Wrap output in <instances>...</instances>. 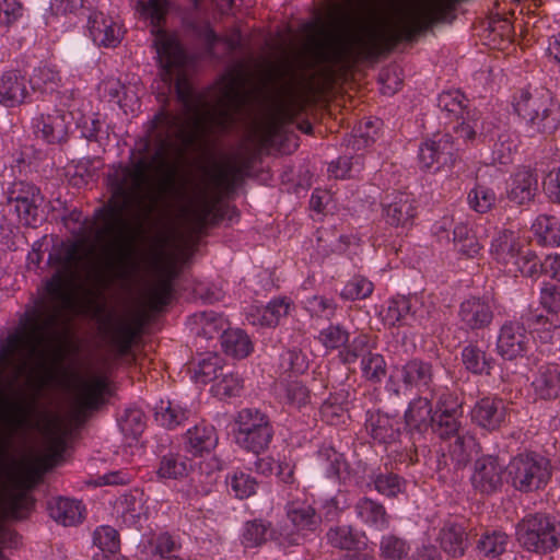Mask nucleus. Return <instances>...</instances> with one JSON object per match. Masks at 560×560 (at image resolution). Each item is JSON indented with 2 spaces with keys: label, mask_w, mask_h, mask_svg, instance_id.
<instances>
[{
  "label": "nucleus",
  "mask_w": 560,
  "mask_h": 560,
  "mask_svg": "<svg viewBox=\"0 0 560 560\" xmlns=\"http://www.w3.org/2000/svg\"><path fill=\"white\" fill-rule=\"evenodd\" d=\"M162 80L175 92L185 114L190 117L192 131L188 130L182 115L162 109L148 130L145 148L153 145L152 160L141 156L129 166H120L109 176L112 197L108 203L95 211L102 222L98 235L108 238L109 246L119 254L124 266L133 262L132 242L127 238V217L137 221L148 218L154 210L156 199L150 190V174L154 164L164 166L177 142L191 143L197 137H209L229 132L236 122V116L247 102L241 79L234 74L220 78L213 88L215 105L209 104V92H196L184 73L186 54L180 44L163 36L156 43Z\"/></svg>",
  "instance_id": "1"
},
{
  "label": "nucleus",
  "mask_w": 560,
  "mask_h": 560,
  "mask_svg": "<svg viewBox=\"0 0 560 560\" xmlns=\"http://www.w3.org/2000/svg\"><path fill=\"white\" fill-rule=\"evenodd\" d=\"M58 270L46 282L48 299H39L28 306L20 318L19 327L0 345V421L10 419L22 425L30 422L28 409L12 405L9 393L28 372L40 349L54 337L59 322L72 305L71 287L80 277L86 255L81 242L63 244L57 255Z\"/></svg>",
  "instance_id": "2"
},
{
  "label": "nucleus",
  "mask_w": 560,
  "mask_h": 560,
  "mask_svg": "<svg viewBox=\"0 0 560 560\" xmlns=\"http://www.w3.org/2000/svg\"><path fill=\"white\" fill-rule=\"evenodd\" d=\"M306 51L307 69L335 65L352 55L362 59H374L382 51V36L376 31H370L366 34L355 32L343 37L322 28L320 36L311 37Z\"/></svg>",
  "instance_id": "3"
},
{
  "label": "nucleus",
  "mask_w": 560,
  "mask_h": 560,
  "mask_svg": "<svg viewBox=\"0 0 560 560\" xmlns=\"http://www.w3.org/2000/svg\"><path fill=\"white\" fill-rule=\"evenodd\" d=\"M490 255L508 275L517 277L536 273L535 254L524 249L518 235L511 230H500L492 237Z\"/></svg>",
  "instance_id": "4"
},
{
  "label": "nucleus",
  "mask_w": 560,
  "mask_h": 560,
  "mask_svg": "<svg viewBox=\"0 0 560 560\" xmlns=\"http://www.w3.org/2000/svg\"><path fill=\"white\" fill-rule=\"evenodd\" d=\"M505 472L506 481L523 493L545 488L551 478L549 459L536 452L513 456L505 466Z\"/></svg>",
  "instance_id": "5"
},
{
  "label": "nucleus",
  "mask_w": 560,
  "mask_h": 560,
  "mask_svg": "<svg viewBox=\"0 0 560 560\" xmlns=\"http://www.w3.org/2000/svg\"><path fill=\"white\" fill-rule=\"evenodd\" d=\"M515 536L527 551L551 552L560 547V522L544 513L528 514L517 523Z\"/></svg>",
  "instance_id": "6"
},
{
  "label": "nucleus",
  "mask_w": 560,
  "mask_h": 560,
  "mask_svg": "<svg viewBox=\"0 0 560 560\" xmlns=\"http://www.w3.org/2000/svg\"><path fill=\"white\" fill-rule=\"evenodd\" d=\"M235 427V443L244 451L256 455L268 448L275 433L269 417L254 408L238 411Z\"/></svg>",
  "instance_id": "7"
},
{
  "label": "nucleus",
  "mask_w": 560,
  "mask_h": 560,
  "mask_svg": "<svg viewBox=\"0 0 560 560\" xmlns=\"http://www.w3.org/2000/svg\"><path fill=\"white\" fill-rule=\"evenodd\" d=\"M285 513L288 524L281 528L280 536L290 545H299L308 533L318 528L322 521L315 509L304 500L288 502Z\"/></svg>",
  "instance_id": "8"
},
{
  "label": "nucleus",
  "mask_w": 560,
  "mask_h": 560,
  "mask_svg": "<svg viewBox=\"0 0 560 560\" xmlns=\"http://www.w3.org/2000/svg\"><path fill=\"white\" fill-rule=\"evenodd\" d=\"M142 328L140 319L107 315L102 320L103 335L115 355L120 359L131 352L132 345Z\"/></svg>",
  "instance_id": "9"
},
{
  "label": "nucleus",
  "mask_w": 560,
  "mask_h": 560,
  "mask_svg": "<svg viewBox=\"0 0 560 560\" xmlns=\"http://www.w3.org/2000/svg\"><path fill=\"white\" fill-rule=\"evenodd\" d=\"M459 144L450 133L436 135L425 140L419 148V163L422 168L438 172L455 165L459 158Z\"/></svg>",
  "instance_id": "10"
},
{
  "label": "nucleus",
  "mask_w": 560,
  "mask_h": 560,
  "mask_svg": "<svg viewBox=\"0 0 560 560\" xmlns=\"http://www.w3.org/2000/svg\"><path fill=\"white\" fill-rule=\"evenodd\" d=\"M8 203L18 215L19 222L26 226H36L38 208L44 197L40 189L27 182H15L7 191Z\"/></svg>",
  "instance_id": "11"
},
{
  "label": "nucleus",
  "mask_w": 560,
  "mask_h": 560,
  "mask_svg": "<svg viewBox=\"0 0 560 560\" xmlns=\"http://www.w3.org/2000/svg\"><path fill=\"white\" fill-rule=\"evenodd\" d=\"M86 35L97 47L116 48L125 30L115 18L98 10L86 9Z\"/></svg>",
  "instance_id": "12"
},
{
  "label": "nucleus",
  "mask_w": 560,
  "mask_h": 560,
  "mask_svg": "<svg viewBox=\"0 0 560 560\" xmlns=\"http://www.w3.org/2000/svg\"><path fill=\"white\" fill-rule=\"evenodd\" d=\"M443 10V1L434 0L430 5L407 11L395 34V40H413L441 19Z\"/></svg>",
  "instance_id": "13"
},
{
  "label": "nucleus",
  "mask_w": 560,
  "mask_h": 560,
  "mask_svg": "<svg viewBox=\"0 0 560 560\" xmlns=\"http://www.w3.org/2000/svg\"><path fill=\"white\" fill-rule=\"evenodd\" d=\"M457 317L465 331L485 330L494 319V304L486 296H469L459 304Z\"/></svg>",
  "instance_id": "14"
},
{
  "label": "nucleus",
  "mask_w": 560,
  "mask_h": 560,
  "mask_svg": "<svg viewBox=\"0 0 560 560\" xmlns=\"http://www.w3.org/2000/svg\"><path fill=\"white\" fill-rule=\"evenodd\" d=\"M462 406L451 393H442L438 400L436 416L433 417V432L442 440L454 438L464 431L462 428Z\"/></svg>",
  "instance_id": "15"
},
{
  "label": "nucleus",
  "mask_w": 560,
  "mask_h": 560,
  "mask_svg": "<svg viewBox=\"0 0 560 560\" xmlns=\"http://www.w3.org/2000/svg\"><path fill=\"white\" fill-rule=\"evenodd\" d=\"M509 418V404L500 397L478 399L470 410L471 422L489 432L499 430Z\"/></svg>",
  "instance_id": "16"
},
{
  "label": "nucleus",
  "mask_w": 560,
  "mask_h": 560,
  "mask_svg": "<svg viewBox=\"0 0 560 560\" xmlns=\"http://www.w3.org/2000/svg\"><path fill=\"white\" fill-rule=\"evenodd\" d=\"M530 338L521 320H506L499 329L497 352L504 360L523 357L529 349Z\"/></svg>",
  "instance_id": "17"
},
{
  "label": "nucleus",
  "mask_w": 560,
  "mask_h": 560,
  "mask_svg": "<svg viewBox=\"0 0 560 560\" xmlns=\"http://www.w3.org/2000/svg\"><path fill=\"white\" fill-rule=\"evenodd\" d=\"M382 215L390 226L409 228L417 215V201L404 191L387 195L382 201Z\"/></svg>",
  "instance_id": "18"
},
{
  "label": "nucleus",
  "mask_w": 560,
  "mask_h": 560,
  "mask_svg": "<svg viewBox=\"0 0 560 560\" xmlns=\"http://www.w3.org/2000/svg\"><path fill=\"white\" fill-rule=\"evenodd\" d=\"M503 466L499 458L487 455L478 458L474 464L470 477L472 488L481 494H493L503 486Z\"/></svg>",
  "instance_id": "19"
},
{
  "label": "nucleus",
  "mask_w": 560,
  "mask_h": 560,
  "mask_svg": "<svg viewBox=\"0 0 560 560\" xmlns=\"http://www.w3.org/2000/svg\"><path fill=\"white\" fill-rule=\"evenodd\" d=\"M154 271L155 280L148 288L145 299L151 311L160 312L171 301L177 270L173 264L156 261Z\"/></svg>",
  "instance_id": "20"
},
{
  "label": "nucleus",
  "mask_w": 560,
  "mask_h": 560,
  "mask_svg": "<svg viewBox=\"0 0 560 560\" xmlns=\"http://www.w3.org/2000/svg\"><path fill=\"white\" fill-rule=\"evenodd\" d=\"M552 93L545 88L522 89L514 95L513 106L516 114L525 121L528 131L538 110H548L549 96Z\"/></svg>",
  "instance_id": "21"
},
{
  "label": "nucleus",
  "mask_w": 560,
  "mask_h": 560,
  "mask_svg": "<svg viewBox=\"0 0 560 560\" xmlns=\"http://www.w3.org/2000/svg\"><path fill=\"white\" fill-rule=\"evenodd\" d=\"M68 115L60 110L40 114L33 118L32 128L36 138L48 144H59L68 138Z\"/></svg>",
  "instance_id": "22"
},
{
  "label": "nucleus",
  "mask_w": 560,
  "mask_h": 560,
  "mask_svg": "<svg viewBox=\"0 0 560 560\" xmlns=\"http://www.w3.org/2000/svg\"><path fill=\"white\" fill-rule=\"evenodd\" d=\"M42 432L46 440L45 463L51 467L61 459L66 451L68 429L58 417L47 416Z\"/></svg>",
  "instance_id": "23"
},
{
  "label": "nucleus",
  "mask_w": 560,
  "mask_h": 560,
  "mask_svg": "<svg viewBox=\"0 0 560 560\" xmlns=\"http://www.w3.org/2000/svg\"><path fill=\"white\" fill-rule=\"evenodd\" d=\"M293 308L294 303L290 298L278 296L271 299L265 306L253 307L247 315V319L253 325L276 327Z\"/></svg>",
  "instance_id": "24"
},
{
  "label": "nucleus",
  "mask_w": 560,
  "mask_h": 560,
  "mask_svg": "<svg viewBox=\"0 0 560 560\" xmlns=\"http://www.w3.org/2000/svg\"><path fill=\"white\" fill-rule=\"evenodd\" d=\"M418 304H420V299L417 295H397L392 298L387 303V307L382 312L383 323L394 327L407 323L409 317L421 322L425 315L418 313L416 310Z\"/></svg>",
  "instance_id": "25"
},
{
  "label": "nucleus",
  "mask_w": 560,
  "mask_h": 560,
  "mask_svg": "<svg viewBox=\"0 0 560 560\" xmlns=\"http://www.w3.org/2000/svg\"><path fill=\"white\" fill-rule=\"evenodd\" d=\"M538 192V175L528 167L518 168L508 183V198L516 205L534 200Z\"/></svg>",
  "instance_id": "26"
},
{
  "label": "nucleus",
  "mask_w": 560,
  "mask_h": 560,
  "mask_svg": "<svg viewBox=\"0 0 560 560\" xmlns=\"http://www.w3.org/2000/svg\"><path fill=\"white\" fill-rule=\"evenodd\" d=\"M73 388L77 402L82 409H95L102 401V397L108 387V378L105 375L95 374L89 380L73 375Z\"/></svg>",
  "instance_id": "27"
},
{
  "label": "nucleus",
  "mask_w": 560,
  "mask_h": 560,
  "mask_svg": "<svg viewBox=\"0 0 560 560\" xmlns=\"http://www.w3.org/2000/svg\"><path fill=\"white\" fill-rule=\"evenodd\" d=\"M527 334L536 336L541 342L548 343L552 340L555 332L560 328V319L541 311L540 308H528L521 318Z\"/></svg>",
  "instance_id": "28"
},
{
  "label": "nucleus",
  "mask_w": 560,
  "mask_h": 560,
  "mask_svg": "<svg viewBox=\"0 0 560 560\" xmlns=\"http://www.w3.org/2000/svg\"><path fill=\"white\" fill-rule=\"evenodd\" d=\"M213 208L207 188H202L182 207L180 212L194 231L202 232L209 224Z\"/></svg>",
  "instance_id": "29"
},
{
  "label": "nucleus",
  "mask_w": 560,
  "mask_h": 560,
  "mask_svg": "<svg viewBox=\"0 0 560 560\" xmlns=\"http://www.w3.org/2000/svg\"><path fill=\"white\" fill-rule=\"evenodd\" d=\"M219 438L215 428L207 422H200L188 429L184 438L185 451L194 456L212 452Z\"/></svg>",
  "instance_id": "30"
},
{
  "label": "nucleus",
  "mask_w": 560,
  "mask_h": 560,
  "mask_svg": "<svg viewBox=\"0 0 560 560\" xmlns=\"http://www.w3.org/2000/svg\"><path fill=\"white\" fill-rule=\"evenodd\" d=\"M28 80L20 71H7L0 77V104L15 107L23 104L30 96Z\"/></svg>",
  "instance_id": "31"
},
{
  "label": "nucleus",
  "mask_w": 560,
  "mask_h": 560,
  "mask_svg": "<svg viewBox=\"0 0 560 560\" xmlns=\"http://www.w3.org/2000/svg\"><path fill=\"white\" fill-rule=\"evenodd\" d=\"M51 518L63 526H74L84 518L85 506L79 500L59 497L48 502Z\"/></svg>",
  "instance_id": "32"
},
{
  "label": "nucleus",
  "mask_w": 560,
  "mask_h": 560,
  "mask_svg": "<svg viewBox=\"0 0 560 560\" xmlns=\"http://www.w3.org/2000/svg\"><path fill=\"white\" fill-rule=\"evenodd\" d=\"M441 549L452 558H460L468 548L467 533L463 525L445 522L438 536Z\"/></svg>",
  "instance_id": "33"
},
{
  "label": "nucleus",
  "mask_w": 560,
  "mask_h": 560,
  "mask_svg": "<svg viewBox=\"0 0 560 560\" xmlns=\"http://www.w3.org/2000/svg\"><path fill=\"white\" fill-rule=\"evenodd\" d=\"M532 387L535 395L544 400L556 399L560 396V370L556 364L539 366Z\"/></svg>",
  "instance_id": "34"
},
{
  "label": "nucleus",
  "mask_w": 560,
  "mask_h": 560,
  "mask_svg": "<svg viewBox=\"0 0 560 560\" xmlns=\"http://www.w3.org/2000/svg\"><path fill=\"white\" fill-rule=\"evenodd\" d=\"M432 405L428 397L412 399L405 411L404 419L406 428L410 432L422 434L433 421Z\"/></svg>",
  "instance_id": "35"
},
{
  "label": "nucleus",
  "mask_w": 560,
  "mask_h": 560,
  "mask_svg": "<svg viewBox=\"0 0 560 560\" xmlns=\"http://www.w3.org/2000/svg\"><path fill=\"white\" fill-rule=\"evenodd\" d=\"M354 511L358 518L369 527L377 530H384L389 527L390 516L387 514L385 506L368 497L360 498Z\"/></svg>",
  "instance_id": "36"
},
{
  "label": "nucleus",
  "mask_w": 560,
  "mask_h": 560,
  "mask_svg": "<svg viewBox=\"0 0 560 560\" xmlns=\"http://www.w3.org/2000/svg\"><path fill=\"white\" fill-rule=\"evenodd\" d=\"M401 380L408 387H415L419 392L432 390L433 372L429 362L410 360L401 369Z\"/></svg>",
  "instance_id": "37"
},
{
  "label": "nucleus",
  "mask_w": 560,
  "mask_h": 560,
  "mask_svg": "<svg viewBox=\"0 0 560 560\" xmlns=\"http://www.w3.org/2000/svg\"><path fill=\"white\" fill-rule=\"evenodd\" d=\"M365 428L370 436L380 444H390L399 435V430L395 428V421L385 413H366Z\"/></svg>",
  "instance_id": "38"
},
{
  "label": "nucleus",
  "mask_w": 560,
  "mask_h": 560,
  "mask_svg": "<svg viewBox=\"0 0 560 560\" xmlns=\"http://www.w3.org/2000/svg\"><path fill=\"white\" fill-rule=\"evenodd\" d=\"M246 176L241 165L232 159L224 164H217L209 173L210 180L215 189L224 192L234 191L237 184Z\"/></svg>",
  "instance_id": "39"
},
{
  "label": "nucleus",
  "mask_w": 560,
  "mask_h": 560,
  "mask_svg": "<svg viewBox=\"0 0 560 560\" xmlns=\"http://www.w3.org/2000/svg\"><path fill=\"white\" fill-rule=\"evenodd\" d=\"M464 368L474 375H490L494 360L477 343L466 345L460 352Z\"/></svg>",
  "instance_id": "40"
},
{
  "label": "nucleus",
  "mask_w": 560,
  "mask_h": 560,
  "mask_svg": "<svg viewBox=\"0 0 560 560\" xmlns=\"http://www.w3.org/2000/svg\"><path fill=\"white\" fill-rule=\"evenodd\" d=\"M34 502L24 490L8 491L0 498V508L8 518L22 520L26 517Z\"/></svg>",
  "instance_id": "41"
},
{
  "label": "nucleus",
  "mask_w": 560,
  "mask_h": 560,
  "mask_svg": "<svg viewBox=\"0 0 560 560\" xmlns=\"http://www.w3.org/2000/svg\"><path fill=\"white\" fill-rule=\"evenodd\" d=\"M199 37L203 40L207 55L214 57V47L219 42H224L230 52L243 48V35L240 28H233L225 37H220L210 25H205L199 31Z\"/></svg>",
  "instance_id": "42"
},
{
  "label": "nucleus",
  "mask_w": 560,
  "mask_h": 560,
  "mask_svg": "<svg viewBox=\"0 0 560 560\" xmlns=\"http://www.w3.org/2000/svg\"><path fill=\"white\" fill-rule=\"evenodd\" d=\"M191 465L186 456L168 453L161 457L156 475L160 480H180L188 476Z\"/></svg>",
  "instance_id": "43"
},
{
  "label": "nucleus",
  "mask_w": 560,
  "mask_h": 560,
  "mask_svg": "<svg viewBox=\"0 0 560 560\" xmlns=\"http://www.w3.org/2000/svg\"><path fill=\"white\" fill-rule=\"evenodd\" d=\"M276 390L283 404L296 409L311 401V390L299 380L280 382Z\"/></svg>",
  "instance_id": "44"
},
{
  "label": "nucleus",
  "mask_w": 560,
  "mask_h": 560,
  "mask_svg": "<svg viewBox=\"0 0 560 560\" xmlns=\"http://www.w3.org/2000/svg\"><path fill=\"white\" fill-rule=\"evenodd\" d=\"M548 110H538V115L532 120L528 129L529 136L538 133H552L560 125V105L553 95L549 96Z\"/></svg>",
  "instance_id": "45"
},
{
  "label": "nucleus",
  "mask_w": 560,
  "mask_h": 560,
  "mask_svg": "<svg viewBox=\"0 0 560 560\" xmlns=\"http://www.w3.org/2000/svg\"><path fill=\"white\" fill-rule=\"evenodd\" d=\"M539 244L545 246L560 245V220L553 215H539L532 225Z\"/></svg>",
  "instance_id": "46"
},
{
  "label": "nucleus",
  "mask_w": 560,
  "mask_h": 560,
  "mask_svg": "<svg viewBox=\"0 0 560 560\" xmlns=\"http://www.w3.org/2000/svg\"><path fill=\"white\" fill-rule=\"evenodd\" d=\"M222 349L228 355L243 359L253 351L249 337L242 329H228L221 335Z\"/></svg>",
  "instance_id": "47"
},
{
  "label": "nucleus",
  "mask_w": 560,
  "mask_h": 560,
  "mask_svg": "<svg viewBox=\"0 0 560 560\" xmlns=\"http://www.w3.org/2000/svg\"><path fill=\"white\" fill-rule=\"evenodd\" d=\"M438 106L446 118H464L465 115L472 112L468 107L467 97L459 90L442 92L438 97Z\"/></svg>",
  "instance_id": "48"
},
{
  "label": "nucleus",
  "mask_w": 560,
  "mask_h": 560,
  "mask_svg": "<svg viewBox=\"0 0 560 560\" xmlns=\"http://www.w3.org/2000/svg\"><path fill=\"white\" fill-rule=\"evenodd\" d=\"M509 545V536L501 530L486 532L477 541L476 550L482 558L493 559L501 556Z\"/></svg>",
  "instance_id": "49"
},
{
  "label": "nucleus",
  "mask_w": 560,
  "mask_h": 560,
  "mask_svg": "<svg viewBox=\"0 0 560 560\" xmlns=\"http://www.w3.org/2000/svg\"><path fill=\"white\" fill-rule=\"evenodd\" d=\"M477 446L476 438L469 431L464 430L454 436V441L448 445V452L455 464L460 467L469 462Z\"/></svg>",
  "instance_id": "50"
},
{
  "label": "nucleus",
  "mask_w": 560,
  "mask_h": 560,
  "mask_svg": "<svg viewBox=\"0 0 560 560\" xmlns=\"http://www.w3.org/2000/svg\"><path fill=\"white\" fill-rule=\"evenodd\" d=\"M230 493L237 499H247L257 492L258 482L255 477L243 470H234L226 476Z\"/></svg>",
  "instance_id": "51"
},
{
  "label": "nucleus",
  "mask_w": 560,
  "mask_h": 560,
  "mask_svg": "<svg viewBox=\"0 0 560 560\" xmlns=\"http://www.w3.org/2000/svg\"><path fill=\"white\" fill-rule=\"evenodd\" d=\"M272 535L270 524L264 520H253L244 524L242 544L246 548H255L265 544Z\"/></svg>",
  "instance_id": "52"
},
{
  "label": "nucleus",
  "mask_w": 560,
  "mask_h": 560,
  "mask_svg": "<svg viewBox=\"0 0 560 560\" xmlns=\"http://www.w3.org/2000/svg\"><path fill=\"white\" fill-rule=\"evenodd\" d=\"M190 415V410L179 404L167 401L165 405L161 401V406L155 412V420L167 429H175L187 421Z\"/></svg>",
  "instance_id": "53"
},
{
  "label": "nucleus",
  "mask_w": 560,
  "mask_h": 560,
  "mask_svg": "<svg viewBox=\"0 0 560 560\" xmlns=\"http://www.w3.org/2000/svg\"><path fill=\"white\" fill-rule=\"evenodd\" d=\"M223 372L222 358L208 353L205 358L198 361L194 368V378L197 383L207 384L215 382Z\"/></svg>",
  "instance_id": "54"
},
{
  "label": "nucleus",
  "mask_w": 560,
  "mask_h": 560,
  "mask_svg": "<svg viewBox=\"0 0 560 560\" xmlns=\"http://www.w3.org/2000/svg\"><path fill=\"white\" fill-rule=\"evenodd\" d=\"M178 548L177 541L167 533H161L149 541L151 560H184L173 555Z\"/></svg>",
  "instance_id": "55"
},
{
  "label": "nucleus",
  "mask_w": 560,
  "mask_h": 560,
  "mask_svg": "<svg viewBox=\"0 0 560 560\" xmlns=\"http://www.w3.org/2000/svg\"><path fill=\"white\" fill-rule=\"evenodd\" d=\"M467 200L474 211L487 213L495 206L497 195L492 188L477 183L468 192Z\"/></svg>",
  "instance_id": "56"
},
{
  "label": "nucleus",
  "mask_w": 560,
  "mask_h": 560,
  "mask_svg": "<svg viewBox=\"0 0 560 560\" xmlns=\"http://www.w3.org/2000/svg\"><path fill=\"white\" fill-rule=\"evenodd\" d=\"M60 74L55 69L44 66L34 70L30 84L34 91L51 93L57 90L60 83Z\"/></svg>",
  "instance_id": "57"
},
{
  "label": "nucleus",
  "mask_w": 560,
  "mask_h": 560,
  "mask_svg": "<svg viewBox=\"0 0 560 560\" xmlns=\"http://www.w3.org/2000/svg\"><path fill=\"white\" fill-rule=\"evenodd\" d=\"M517 137L509 131L498 135L492 149V161L500 164H508L512 161V154L517 150Z\"/></svg>",
  "instance_id": "58"
},
{
  "label": "nucleus",
  "mask_w": 560,
  "mask_h": 560,
  "mask_svg": "<svg viewBox=\"0 0 560 560\" xmlns=\"http://www.w3.org/2000/svg\"><path fill=\"white\" fill-rule=\"evenodd\" d=\"M409 545L396 535H384L380 541V555L384 560H401L409 552Z\"/></svg>",
  "instance_id": "59"
},
{
  "label": "nucleus",
  "mask_w": 560,
  "mask_h": 560,
  "mask_svg": "<svg viewBox=\"0 0 560 560\" xmlns=\"http://www.w3.org/2000/svg\"><path fill=\"white\" fill-rule=\"evenodd\" d=\"M326 537L328 544L335 548L343 550L359 548L360 539L350 526L342 525L330 528Z\"/></svg>",
  "instance_id": "60"
},
{
  "label": "nucleus",
  "mask_w": 560,
  "mask_h": 560,
  "mask_svg": "<svg viewBox=\"0 0 560 560\" xmlns=\"http://www.w3.org/2000/svg\"><path fill=\"white\" fill-rule=\"evenodd\" d=\"M243 387L242 378L232 372L221 373L211 387V392L220 399L240 395Z\"/></svg>",
  "instance_id": "61"
},
{
  "label": "nucleus",
  "mask_w": 560,
  "mask_h": 560,
  "mask_svg": "<svg viewBox=\"0 0 560 560\" xmlns=\"http://www.w3.org/2000/svg\"><path fill=\"white\" fill-rule=\"evenodd\" d=\"M370 337L365 334H359L339 351V359L345 364L354 363L360 357H366L369 350Z\"/></svg>",
  "instance_id": "62"
},
{
  "label": "nucleus",
  "mask_w": 560,
  "mask_h": 560,
  "mask_svg": "<svg viewBox=\"0 0 560 560\" xmlns=\"http://www.w3.org/2000/svg\"><path fill=\"white\" fill-rule=\"evenodd\" d=\"M361 370L363 376L373 383H380L386 375V362L384 357L378 353L368 352L361 360Z\"/></svg>",
  "instance_id": "63"
},
{
  "label": "nucleus",
  "mask_w": 560,
  "mask_h": 560,
  "mask_svg": "<svg viewBox=\"0 0 560 560\" xmlns=\"http://www.w3.org/2000/svg\"><path fill=\"white\" fill-rule=\"evenodd\" d=\"M373 283L364 277L354 276L343 287L340 296L347 301L363 300L373 292Z\"/></svg>",
  "instance_id": "64"
}]
</instances>
